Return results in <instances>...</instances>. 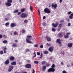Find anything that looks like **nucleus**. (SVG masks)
I'll return each instance as SVG.
<instances>
[{
    "mask_svg": "<svg viewBox=\"0 0 73 73\" xmlns=\"http://www.w3.org/2000/svg\"><path fill=\"white\" fill-rule=\"evenodd\" d=\"M20 17L21 18H26L28 17V15L27 14L22 13L21 14Z\"/></svg>",
    "mask_w": 73,
    "mask_h": 73,
    "instance_id": "f257e3e1",
    "label": "nucleus"
},
{
    "mask_svg": "<svg viewBox=\"0 0 73 73\" xmlns=\"http://www.w3.org/2000/svg\"><path fill=\"white\" fill-rule=\"evenodd\" d=\"M44 11L45 13H50V9L48 8H46L44 10Z\"/></svg>",
    "mask_w": 73,
    "mask_h": 73,
    "instance_id": "f03ea898",
    "label": "nucleus"
},
{
    "mask_svg": "<svg viewBox=\"0 0 73 73\" xmlns=\"http://www.w3.org/2000/svg\"><path fill=\"white\" fill-rule=\"evenodd\" d=\"M54 71H55V69L53 68H50L48 70V72H54Z\"/></svg>",
    "mask_w": 73,
    "mask_h": 73,
    "instance_id": "7ed1b4c3",
    "label": "nucleus"
},
{
    "mask_svg": "<svg viewBox=\"0 0 73 73\" xmlns=\"http://www.w3.org/2000/svg\"><path fill=\"white\" fill-rule=\"evenodd\" d=\"M59 25V23H57L56 24H54V23H52V26L54 28H56L57 27L58 25Z\"/></svg>",
    "mask_w": 73,
    "mask_h": 73,
    "instance_id": "20e7f679",
    "label": "nucleus"
},
{
    "mask_svg": "<svg viewBox=\"0 0 73 73\" xmlns=\"http://www.w3.org/2000/svg\"><path fill=\"white\" fill-rule=\"evenodd\" d=\"M51 7L52 8H54V9H56L57 7V4H55L54 5L53 4H52V5H51Z\"/></svg>",
    "mask_w": 73,
    "mask_h": 73,
    "instance_id": "39448f33",
    "label": "nucleus"
},
{
    "mask_svg": "<svg viewBox=\"0 0 73 73\" xmlns=\"http://www.w3.org/2000/svg\"><path fill=\"white\" fill-rule=\"evenodd\" d=\"M13 69V66H9L8 71L11 72Z\"/></svg>",
    "mask_w": 73,
    "mask_h": 73,
    "instance_id": "423d86ee",
    "label": "nucleus"
},
{
    "mask_svg": "<svg viewBox=\"0 0 73 73\" xmlns=\"http://www.w3.org/2000/svg\"><path fill=\"white\" fill-rule=\"evenodd\" d=\"M16 26V24L13 23H11L10 25V27L11 28H14Z\"/></svg>",
    "mask_w": 73,
    "mask_h": 73,
    "instance_id": "0eeeda50",
    "label": "nucleus"
},
{
    "mask_svg": "<svg viewBox=\"0 0 73 73\" xmlns=\"http://www.w3.org/2000/svg\"><path fill=\"white\" fill-rule=\"evenodd\" d=\"M53 49H54L53 47H51L49 48L48 50L49 52H52L53 50Z\"/></svg>",
    "mask_w": 73,
    "mask_h": 73,
    "instance_id": "6e6552de",
    "label": "nucleus"
},
{
    "mask_svg": "<svg viewBox=\"0 0 73 73\" xmlns=\"http://www.w3.org/2000/svg\"><path fill=\"white\" fill-rule=\"evenodd\" d=\"M26 41L28 43L31 44L32 43V42L31 41V39H29L28 38H26Z\"/></svg>",
    "mask_w": 73,
    "mask_h": 73,
    "instance_id": "1a4fd4ad",
    "label": "nucleus"
},
{
    "mask_svg": "<svg viewBox=\"0 0 73 73\" xmlns=\"http://www.w3.org/2000/svg\"><path fill=\"white\" fill-rule=\"evenodd\" d=\"M25 67L27 68H31V65L30 64H26L25 66Z\"/></svg>",
    "mask_w": 73,
    "mask_h": 73,
    "instance_id": "9d476101",
    "label": "nucleus"
},
{
    "mask_svg": "<svg viewBox=\"0 0 73 73\" xmlns=\"http://www.w3.org/2000/svg\"><path fill=\"white\" fill-rule=\"evenodd\" d=\"M46 38L47 41H51V40L52 39H51V38H50L48 36H47L46 37Z\"/></svg>",
    "mask_w": 73,
    "mask_h": 73,
    "instance_id": "9b49d317",
    "label": "nucleus"
},
{
    "mask_svg": "<svg viewBox=\"0 0 73 73\" xmlns=\"http://www.w3.org/2000/svg\"><path fill=\"white\" fill-rule=\"evenodd\" d=\"M5 4L6 5H7L8 7H10V6H11V5H12V4L11 3H10L8 2L5 3Z\"/></svg>",
    "mask_w": 73,
    "mask_h": 73,
    "instance_id": "f8f14e48",
    "label": "nucleus"
},
{
    "mask_svg": "<svg viewBox=\"0 0 73 73\" xmlns=\"http://www.w3.org/2000/svg\"><path fill=\"white\" fill-rule=\"evenodd\" d=\"M56 42L59 43V44H60L61 43V41L60 40V39H57Z\"/></svg>",
    "mask_w": 73,
    "mask_h": 73,
    "instance_id": "ddd939ff",
    "label": "nucleus"
},
{
    "mask_svg": "<svg viewBox=\"0 0 73 73\" xmlns=\"http://www.w3.org/2000/svg\"><path fill=\"white\" fill-rule=\"evenodd\" d=\"M62 24H60L59 25L58 28H59H59L58 29V31H60V30L61 29V27H62Z\"/></svg>",
    "mask_w": 73,
    "mask_h": 73,
    "instance_id": "4468645a",
    "label": "nucleus"
},
{
    "mask_svg": "<svg viewBox=\"0 0 73 73\" xmlns=\"http://www.w3.org/2000/svg\"><path fill=\"white\" fill-rule=\"evenodd\" d=\"M9 63V60H7L5 62V64L6 65H7Z\"/></svg>",
    "mask_w": 73,
    "mask_h": 73,
    "instance_id": "2eb2a0df",
    "label": "nucleus"
},
{
    "mask_svg": "<svg viewBox=\"0 0 73 73\" xmlns=\"http://www.w3.org/2000/svg\"><path fill=\"white\" fill-rule=\"evenodd\" d=\"M68 46L69 48H70L72 46V43H68Z\"/></svg>",
    "mask_w": 73,
    "mask_h": 73,
    "instance_id": "dca6fc26",
    "label": "nucleus"
},
{
    "mask_svg": "<svg viewBox=\"0 0 73 73\" xmlns=\"http://www.w3.org/2000/svg\"><path fill=\"white\" fill-rule=\"evenodd\" d=\"M58 36L60 37H63V35L61 33H59L58 34Z\"/></svg>",
    "mask_w": 73,
    "mask_h": 73,
    "instance_id": "f3484780",
    "label": "nucleus"
},
{
    "mask_svg": "<svg viewBox=\"0 0 73 73\" xmlns=\"http://www.w3.org/2000/svg\"><path fill=\"white\" fill-rule=\"evenodd\" d=\"M16 62H13L11 63V65H16Z\"/></svg>",
    "mask_w": 73,
    "mask_h": 73,
    "instance_id": "a211bd4d",
    "label": "nucleus"
},
{
    "mask_svg": "<svg viewBox=\"0 0 73 73\" xmlns=\"http://www.w3.org/2000/svg\"><path fill=\"white\" fill-rule=\"evenodd\" d=\"M15 59V57L13 56H11V57L10 58V60L11 61H13V60H14Z\"/></svg>",
    "mask_w": 73,
    "mask_h": 73,
    "instance_id": "6ab92c4d",
    "label": "nucleus"
},
{
    "mask_svg": "<svg viewBox=\"0 0 73 73\" xmlns=\"http://www.w3.org/2000/svg\"><path fill=\"white\" fill-rule=\"evenodd\" d=\"M27 38H29V39H30V38H31L32 37V36L31 35L27 36Z\"/></svg>",
    "mask_w": 73,
    "mask_h": 73,
    "instance_id": "aec40b11",
    "label": "nucleus"
},
{
    "mask_svg": "<svg viewBox=\"0 0 73 73\" xmlns=\"http://www.w3.org/2000/svg\"><path fill=\"white\" fill-rule=\"evenodd\" d=\"M12 46L14 48V47H16V46H17V44L15 43L13 44L12 45Z\"/></svg>",
    "mask_w": 73,
    "mask_h": 73,
    "instance_id": "412c9836",
    "label": "nucleus"
},
{
    "mask_svg": "<svg viewBox=\"0 0 73 73\" xmlns=\"http://www.w3.org/2000/svg\"><path fill=\"white\" fill-rule=\"evenodd\" d=\"M69 37V35H64V37L65 38H68Z\"/></svg>",
    "mask_w": 73,
    "mask_h": 73,
    "instance_id": "4be33fe9",
    "label": "nucleus"
},
{
    "mask_svg": "<svg viewBox=\"0 0 73 73\" xmlns=\"http://www.w3.org/2000/svg\"><path fill=\"white\" fill-rule=\"evenodd\" d=\"M45 69H46V66H43L42 68L43 70H45Z\"/></svg>",
    "mask_w": 73,
    "mask_h": 73,
    "instance_id": "5701e85b",
    "label": "nucleus"
},
{
    "mask_svg": "<svg viewBox=\"0 0 73 73\" xmlns=\"http://www.w3.org/2000/svg\"><path fill=\"white\" fill-rule=\"evenodd\" d=\"M7 42H8V41H7V40H4L3 41V43L4 44H7Z\"/></svg>",
    "mask_w": 73,
    "mask_h": 73,
    "instance_id": "b1692460",
    "label": "nucleus"
},
{
    "mask_svg": "<svg viewBox=\"0 0 73 73\" xmlns=\"http://www.w3.org/2000/svg\"><path fill=\"white\" fill-rule=\"evenodd\" d=\"M7 2L9 3H11L12 2V0H8Z\"/></svg>",
    "mask_w": 73,
    "mask_h": 73,
    "instance_id": "393cba45",
    "label": "nucleus"
},
{
    "mask_svg": "<svg viewBox=\"0 0 73 73\" xmlns=\"http://www.w3.org/2000/svg\"><path fill=\"white\" fill-rule=\"evenodd\" d=\"M43 53L44 54H48V51H44Z\"/></svg>",
    "mask_w": 73,
    "mask_h": 73,
    "instance_id": "a878e982",
    "label": "nucleus"
},
{
    "mask_svg": "<svg viewBox=\"0 0 73 73\" xmlns=\"http://www.w3.org/2000/svg\"><path fill=\"white\" fill-rule=\"evenodd\" d=\"M13 34L14 35H18V33L17 32H16V31H15V32H14V33H13Z\"/></svg>",
    "mask_w": 73,
    "mask_h": 73,
    "instance_id": "bb28decb",
    "label": "nucleus"
},
{
    "mask_svg": "<svg viewBox=\"0 0 73 73\" xmlns=\"http://www.w3.org/2000/svg\"><path fill=\"white\" fill-rule=\"evenodd\" d=\"M46 63V62H45V61H43L42 62V65H44Z\"/></svg>",
    "mask_w": 73,
    "mask_h": 73,
    "instance_id": "cd10ccee",
    "label": "nucleus"
},
{
    "mask_svg": "<svg viewBox=\"0 0 73 73\" xmlns=\"http://www.w3.org/2000/svg\"><path fill=\"white\" fill-rule=\"evenodd\" d=\"M25 11V9H22L21 10V12H24Z\"/></svg>",
    "mask_w": 73,
    "mask_h": 73,
    "instance_id": "c85d7f7f",
    "label": "nucleus"
},
{
    "mask_svg": "<svg viewBox=\"0 0 73 73\" xmlns=\"http://www.w3.org/2000/svg\"><path fill=\"white\" fill-rule=\"evenodd\" d=\"M18 12H19V10H16L14 11V12L15 13H17Z\"/></svg>",
    "mask_w": 73,
    "mask_h": 73,
    "instance_id": "c756f323",
    "label": "nucleus"
},
{
    "mask_svg": "<svg viewBox=\"0 0 73 73\" xmlns=\"http://www.w3.org/2000/svg\"><path fill=\"white\" fill-rule=\"evenodd\" d=\"M3 50H1L0 51V54L2 55L3 54Z\"/></svg>",
    "mask_w": 73,
    "mask_h": 73,
    "instance_id": "7c9ffc66",
    "label": "nucleus"
},
{
    "mask_svg": "<svg viewBox=\"0 0 73 73\" xmlns=\"http://www.w3.org/2000/svg\"><path fill=\"white\" fill-rule=\"evenodd\" d=\"M9 25V23L7 22L5 24V26H7L8 25Z\"/></svg>",
    "mask_w": 73,
    "mask_h": 73,
    "instance_id": "2f4dec72",
    "label": "nucleus"
},
{
    "mask_svg": "<svg viewBox=\"0 0 73 73\" xmlns=\"http://www.w3.org/2000/svg\"><path fill=\"white\" fill-rule=\"evenodd\" d=\"M52 31L54 32V31H56V29L54 28H52Z\"/></svg>",
    "mask_w": 73,
    "mask_h": 73,
    "instance_id": "473e14b6",
    "label": "nucleus"
},
{
    "mask_svg": "<svg viewBox=\"0 0 73 73\" xmlns=\"http://www.w3.org/2000/svg\"><path fill=\"white\" fill-rule=\"evenodd\" d=\"M34 63L35 64H38V62L35 61H34Z\"/></svg>",
    "mask_w": 73,
    "mask_h": 73,
    "instance_id": "72a5a7b5",
    "label": "nucleus"
},
{
    "mask_svg": "<svg viewBox=\"0 0 73 73\" xmlns=\"http://www.w3.org/2000/svg\"><path fill=\"white\" fill-rule=\"evenodd\" d=\"M51 68H55V65H54V64H53L51 66Z\"/></svg>",
    "mask_w": 73,
    "mask_h": 73,
    "instance_id": "f704fd0d",
    "label": "nucleus"
},
{
    "mask_svg": "<svg viewBox=\"0 0 73 73\" xmlns=\"http://www.w3.org/2000/svg\"><path fill=\"white\" fill-rule=\"evenodd\" d=\"M42 25H43V26H46V23H42Z\"/></svg>",
    "mask_w": 73,
    "mask_h": 73,
    "instance_id": "c9c22d12",
    "label": "nucleus"
},
{
    "mask_svg": "<svg viewBox=\"0 0 73 73\" xmlns=\"http://www.w3.org/2000/svg\"><path fill=\"white\" fill-rule=\"evenodd\" d=\"M22 32L23 33H25V30L24 29H23L22 30Z\"/></svg>",
    "mask_w": 73,
    "mask_h": 73,
    "instance_id": "e433bc0d",
    "label": "nucleus"
},
{
    "mask_svg": "<svg viewBox=\"0 0 73 73\" xmlns=\"http://www.w3.org/2000/svg\"><path fill=\"white\" fill-rule=\"evenodd\" d=\"M69 18L70 19H72L73 18V16L70 15L69 17Z\"/></svg>",
    "mask_w": 73,
    "mask_h": 73,
    "instance_id": "4c0bfd02",
    "label": "nucleus"
},
{
    "mask_svg": "<svg viewBox=\"0 0 73 73\" xmlns=\"http://www.w3.org/2000/svg\"><path fill=\"white\" fill-rule=\"evenodd\" d=\"M27 22H28L27 20H25V21H24V23H27Z\"/></svg>",
    "mask_w": 73,
    "mask_h": 73,
    "instance_id": "58836bf2",
    "label": "nucleus"
},
{
    "mask_svg": "<svg viewBox=\"0 0 73 73\" xmlns=\"http://www.w3.org/2000/svg\"><path fill=\"white\" fill-rule=\"evenodd\" d=\"M40 58H42V53H41V54H40Z\"/></svg>",
    "mask_w": 73,
    "mask_h": 73,
    "instance_id": "ea45409f",
    "label": "nucleus"
},
{
    "mask_svg": "<svg viewBox=\"0 0 73 73\" xmlns=\"http://www.w3.org/2000/svg\"><path fill=\"white\" fill-rule=\"evenodd\" d=\"M37 54L38 55V56H40V52H37Z\"/></svg>",
    "mask_w": 73,
    "mask_h": 73,
    "instance_id": "a19ab883",
    "label": "nucleus"
},
{
    "mask_svg": "<svg viewBox=\"0 0 73 73\" xmlns=\"http://www.w3.org/2000/svg\"><path fill=\"white\" fill-rule=\"evenodd\" d=\"M34 46V47H37L38 46V45L37 44H35Z\"/></svg>",
    "mask_w": 73,
    "mask_h": 73,
    "instance_id": "79ce46f5",
    "label": "nucleus"
},
{
    "mask_svg": "<svg viewBox=\"0 0 73 73\" xmlns=\"http://www.w3.org/2000/svg\"><path fill=\"white\" fill-rule=\"evenodd\" d=\"M30 10L32 11V10L33 7L32 6H30Z\"/></svg>",
    "mask_w": 73,
    "mask_h": 73,
    "instance_id": "37998d69",
    "label": "nucleus"
},
{
    "mask_svg": "<svg viewBox=\"0 0 73 73\" xmlns=\"http://www.w3.org/2000/svg\"><path fill=\"white\" fill-rule=\"evenodd\" d=\"M26 52H29V49H27L26 50Z\"/></svg>",
    "mask_w": 73,
    "mask_h": 73,
    "instance_id": "c03bdc74",
    "label": "nucleus"
},
{
    "mask_svg": "<svg viewBox=\"0 0 73 73\" xmlns=\"http://www.w3.org/2000/svg\"><path fill=\"white\" fill-rule=\"evenodd\" d=\"M40 48H43V45H41L40 46Z\"/></svg>",
    "mask_w": 73,
    "mask_h": 73,
    "instance_id": "a18cd8bd",
    "label": "nucleus"
},
{
    "mask_svg": "<svg viewBox=\"0 0 73 73\" xmlns=\"http://www.w3.org/2000/svg\"><path fill=\"white\" fill-rule=\"evenodd\" d=\"M62 73H67L65 71V70H64L62 71Z\"/></svg>",
    "mask_w": 73,
    "mask_h": 73,
    "instance_id": "49530a36",
    "label": "nucleus"
},
{
    "mask_svg": "<svg viewBox=\"0 0 73 73\" xmlns=\"http://www.w3.org/2000/svg\"><path fill=\"white\" fill-rule=\"evenodd\" d=\"M72 12L71 11H69L68 12V14L69 15H70L71 13H72Z\"/></svg>",
    "mask_w": 73,
    "mask_h": 73,
    "instance_id": "de8ad7c7",
    "label": "nucleus"
},
{
    "mask_svg": "<svg viewBox=\"0 0 73 73\" xmlns=\"http://www.w3.org/2000/svg\"><path fill=\"white\" fill-rule=\"evenodd\" d=\"M8 20H9V19H8L6 18L5 19V21H8Z\"/></svg>",
    "mask_w": 73,
    "mask_h": 73,
    "instance_id": "09e8293b",
    "label": "nucleus"
},
{
    "mask_svg": "<svg viewBox=\"0 0 73 73\" xmlns=\"http://www.w3.org/2000/svg\"><path fill=\"white\" fill-rule=\"evenodd\" d=\"M70 35V33H68L66 34L67 35Z\"/></svg>",
    "mask_w": 73,
    "mask_h": 73,
    "instance_id": "8fccbe9b",
    "label": "nucleus"
},
{
    "mask_svg": "<svg viewBox=\"0 0 73 73\" xmlns=\"http://www.w3.org/2000/svg\"><path fill=\"white\" fill-rule=\"evenodd\" d=\"M68 26L69 27H70V25H71L70 23H68Z\"/></svg>",
    "mask_w": 73,
    "mask_h": 73,
    "instance_id": "3c124183",
    "label": "nucleus"
},
{
    "mask_svg": "<svg viewBox=\"0 0 73 73\" xmlns=\"http://www.w3.org/2000/svg\"><path fill=\"white\" fill-rule=\"evenodd\" d=\"M46 45L47 46H50V44L47 43V44H46Z\"/></svg>",
    "mask_w": 73,
    "mask_h": 73,
    "instance_id": "603ef678",
    "label": "nucleus"
},
{
    "mask_svg": "<svg viewBox=\"0 0 73 73\" xmlns=\"http://www.w3.org/2000/svg\"><path fill=\"white\" fill-rule=\"evenodd\" d=\"M27 62H31V61L30 60H27Z\"/></svg>",
    "mask_w": 73,
    "mask_h": 73,
    "instance_id": "864d4df0",
    "label": "nucleus"
},
{
    "mask_svg": "<svg viewBox=\"0 0 73 73\" xmlns=\"http://www.w3.org/2000/svg\"><path fill=\"white\" fill-rule=\"evenodd\" d=\"M45 18H46L45 16H44L43 17V20H45Z\"/></svg>",
    "mask_w": 73,
    "mask_h": 73,
    "instance_id": "5fc2aeb1",
    "label": "nucleus"
},
{
    "mask_svg": "<svg viewBox=\"0 0 73 73\" xmlns=\"http://www.w3.org/2000/svg\"><path fill=\"white\" fill-rule=\"evenodd\" d=\"M33 72L32 73H35V70L34 69H33Z\"/></svg>",
    "mask_w": 73,
    "mask_h": 73,
    "instance_id": "6e6d98bb",
    "label": "nucleus"
},
{
    "mask_svg": "<svg viewBox=\"0 0 73 73\" xmlns=\"http://www.w3.org/2000/svg\"><path fill=\"white\" fill-rule=\"evenodd\" d=\"M62 0H60V3H62Z\"/></svg>",
    "mask_w": 73,
    "mask_h": 73,
    "instance_id": "4d7b16f0",
    "label": "nucleus"
},
{
    "mask_svg": "<svg viewBox=\"0 0 73 73\" xmlns=\"http://www.w3.org/2000/svg\"><path fill=\"white\" fill-rule=\"evenodd\" d=\"M20 14H21V13H20V12H19L17 14L18 15H20Z\"/></svg>",
    "mask_w": 73,
    "mask_h": 73,
    "instance_id": "13d9d810",
    "label": "nucleus"
},
{
    "mask_svg": "<svg viewBox=\"0 0 73 73\" xmlns=\"http://www.w3.org/2000/svg\"><path fill=\"white\" fill-rule=\"evenodd\" d=\"M2 36H2V35H0V38H2Z\"/></svg>",
    "mask_w": 73,
    "mask_h": 73,
    "instance_id": "bf43d9fd",
    "label": "nucleus"
},
{
    "mask_svg": "<svg viewBox=\"0 0 73 73\" xmlns=\"http://www.w3.org/2000/svg\"><path fill=\"white\" fill-rule=\"evenodd\" d=\"M4 53H6L7 52H6V51H5V50H4Z\"/></svg>",
    "mask_w": 73,
    "mask_h": 73,
    "instance_id": "052dcab7",
    "label": "nucleus"
},
{
    "mask_svg": "<svg viewBox=\"0 0 73 73\" xmlns=\"http://www.w3.org/2000/svg\"><path fill=\"white\" fill-rule=\"evenodd\" d=\"M60 23H63L64 22V21L61 20L60 21Z\"/></svg>",
    "mask_w": 73,
    "mask_h": 73,
    "instance_id": "680f3d73",
    "label": "nucleus"
},
{
    "mask_svg": "<svg viewBox=\"0 0 73 73\" xmlns=\"http://www.w3.org/2000/svg\"><path fill=\"white\" fill-rule=\"evenodd\" d=\"M15 42H17L18 41L17 40H15Z\"/></svg>",
    "mask_w": 73,
    "mask_h": 73,
    "instance_id": "e2e57ef3",
    "label": "nucleus"
},
{
    "mask_svg": "<svg viewBox=\"0 0 73 73\" xmlns=\"http://www.w3.org/2000/svg\"><path fill=\"white\" fill-rule=\"evenodd\" d=\"M61 65H63V64H64V63H63V62H61Z\"/></svg>",
    "mask_w": 73,
    "mask_h": 73,
    "instance_id": "0e129e2a",
    "label": "nucleus"
},
{
    "mask_svg": "<svg viewBox=\"0 0 73 73\" xmlns=\"http://www.w3.org/2000/svg\"><path fill=\"white\" fill-rule=\"evenodd\" d=\"M7 49V48L6 47H5L4 49V50H6Z\"/></svg>",
    "mask_w": 73,
    "mask_h": 73,
    "instance_id": "69168bd1",
    "label": "nucleus"
},
{
    "mask_svg": "<svg viewBox=\"0 0 73 73\" xmlns=\"http://www.w3.org/2000/svg\"><path fill=\"white\" fill-rule=\"evenodd\" d=\"M70 15L71 16H73V13H72L71 14V15Z\"/></svg>",
    "mask_w": 73,
    "mask_h": 73,
    "instance_id": "338daca9",
    "label": "nucleus"
},
{
    "mask_svg": "<svg viewBox=\"0 0 73 73\" xmlns=\"http://www.w3.org/2000/svg\"><path fill=\"white\" fill-rule=\"evenodd\" d=\"M15 73H20V72H15Z\"/></svg>",
    "mask_w": 73,
    "mask_h": 73,
    "instance_id": "774afa93",
    "label": "nucleus"
}]
</instances>
